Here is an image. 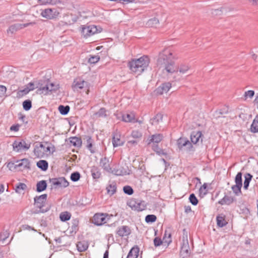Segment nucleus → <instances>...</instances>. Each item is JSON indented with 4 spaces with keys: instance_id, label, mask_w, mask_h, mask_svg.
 Masks as SVG:
<instances>
[{
    "instance_id": "2f4dec72",
    "label": "nucleus",
    "mask_w": 258,
    "mask_h": 258,
    "mask_svg": "<svg viewBox=\"0 0 258 258\" xmlns=\"http://www.w3.org/2000/svg\"><path fill=\"white\" fill-rule=\"evenodd\" d=\"M163 115L161 113H157L154 117L150 119V123L153 125H157L162 121Z\"/></svg>"
},
{
    "instance_id": "cd10ccee",
    "label": "nucleus",
    "mask_w": 258,
    "mask_h": 258,
    "mask_svg": "<svg viewBox=\"0 0 258 258\" xmlns=\"http://www.w3.org/2000/svg\"><path fill=\"white\" fill-rule=\"evenodd\" d=\"M47 186L46 180H42L38 181L36 184V191L40 192L44 191Z\"/></svg>"
},
{
    "instance_id": "c03bdc74",
    "label": "nucleus",
    "mask_w": 258,
    "mask_h": 258,
    "mask_svg": "<svg viewBox=\"0 0 258 258\" xmlns=\"http://www.w3.org/2000/svg\"><path fill=\"white\" fill-rule=\"evenodd\" d=\"M71 215L68 212H62L59 215V218L62 222H66L69 220L71 218Z\"/></svg>"
},
{
    "instance_id": "37998d69",
    "label": "nucleus",
    "mask_w": 258,
    "mask_h": 258,
    "mask_svg": "<svg viewBox=\"0 0 258 258\" xmlns=\"http://www.w3.org/2000/svg\"><path fill=\"white\" fill-rule=\"evenodd\" d=\"M58 108L60 113L63 115H67L70 110V107L69 105L64 106L60 105L58 106Z\"/></svg>"
},
{
    "instance_id": "0eeeda50",
    "label": "nucleus",
    "mask_w": 258,
    "mask_h": 258,
    "mask_svg": "<svg viewBox=\"0 0 258 258\" xmlns=\"http://www.w3.org/2000/svg\"><path fill=\"white\" fill-rule=\"evenodd\" d=\"M40 15L47 19L52 20L56 19L59 15V13L55 8H48L42 10Z\"/></svg>"
},
{
    "instance_id": "4d7b16f0",
    "label": "nucleus",
    "mask_w": 258,
    "mask_h": 258,
    "mask_svg": "<svg viewBox=\"0 0 258 258\" xmlns=\"http://www.w3.org/2000/svg\"><path fill=\"white\" fill-rule=\"evenodd\" d=\"M123 191L124 194L131 196L134 194L133 188L130 185H125L123 187Z\"/></svg>"
},
{
    "instance_id": "b1692460",
    "label": "nucleus",
    "mask_w": 258,
    "mask_h": 258,
    "mask_svg": "<svg viewBox=\"0 0 258 258\" xmlns=\"http://www.w3.org/2000/svg\"><path fill=\"white\" fill-rule=\"evenodd\" d=\"M112 142L113 147L121 146L124 144V142L120 138V135L117 134H113Z\"/></svg>"
},
{
    "instance_id": "f3484780",
    "label": "nucleus",
    "mask_w": 258,
    "mask_h": 258,
    "mask_svg": "<svg viewBox=\"0 0 258 258\" xmlns=\"http://www.w3.org/2000/svg\"><path fill=\"white\" fill-rule=\"evenodd\" d=\"M171 87V84L170 82L162 83L156 89V93L162 95L164 93H167Z\"/></svg>"
},
{
    "instance_id": "473e14b6",
    "label": "nucleus",
    "mask_w": 258,
    "mask_h": 258,
    "mask_svg": "<svg viewBox=\"0 0 258 258\" xmlns=\"http://www.w3.org/2000/svg\"><path fill=\"white\" fill-rule=\"evenodd\" d=\"M78 225L79 220L77 219H75L72 220L71 226L69 227L71 233L73 232L76 233L77 232L79 229Z\"/></svg>"
},
{
    "instance_id": "9b49d317",
    "label": "nucleus",
    "mask_w": 258,
    "mask_h": 258,
    "mask_svg": "<svg viewBox=\"0 0 258 258\" xmlns=\"http://www.w3.org/2000/svg\"><path fill=\"white\" fill-rule=\"evenodd\" d=\"M190 254V250H189V246L188 244V241L187 239V236H186V239H184V237H183V239L182 240V244L181 246L180 250V254L183 257H187L189 256Z\"/></svg>"
},
{
    "instance_id": "052dcab7",
    "label": "nucleus",
    "mask_w": 258,
    "mask_h": 258,
    "mask_svg": "<svg viewBox=\"0 0 258 258\" xmlns=\"http://www.w3.org/2000/svg\"><path fill=\"white\" fill-rule=\"evenodd\" d=\"M50 87V92H55L58 90L59 88V85L58 84H55L53 83H50L49 84Z\"/></svg>"
},
{
    "instance_id": "680f3d73",
    "label": "nucleus",
    "mask_w": 258,
    "mask_h": 258,
    "mask_svg": "<svg viewBox=\"0 0 258 258\" xmlns=\"http://www.w3.org/2000/svg\"><path fill=\"white\" fill-rule=\"evenodd\" d=\"M254 95V91L253 90H248L245 91L244 94V100H246L247 98H252Z\"/></svg>"
},
{
    "instance_id": "f257e3e1",
    "label": "nucleus",
    "mask_w": 258,
    "mask_h": 258,
    "mask_svg": "<svg viewBox=\"0 0 258 258\" xmlns=\"http://www.w3.org/2000/svg\"><path fill=\"white\" fill-rule=\"evenodd\" d=\"M150 59L147 55H143L138 59H133L128 63V67L132 72L138 75L143 73L148 67Z\"/></svg>"
},
{
    "instance_id": "72a5a7b5",
    "label": "nucleus",
    "mask_w": 258,
    "mask_h": 258,
    "mask_svg": "<svg viewBox=\"0 0 258 258\" xmlns=\"http://www.w3.org/2000/svg\"><path fill=\"white\" fill-rule=\"evenodd\" d=\"M107 110L104 107L101 108L97 112L94 113V116L96 117L105 118L107 116Z\"/></svg>"
},
{
    "instance_id": "412c9836",
    "label": "nucleus",
    "mask_w": 258,
    "mask_h": 258,
    "mask_svg": "<svg viewBox=\"0 0 258 258\" xmlns=\"http://www.w3.org/2000/svg\"><path fill=\"white\" fill-rule=\"evenodd\" d=\"M109 160L106 157L102 158L100 159V166L103 168V169L108 172H110L111 171V168L109 164Z\"/></svg>"
},
{
    "instance_id": "6e6d98bb",
    "label": "nucleus",
    "mask_w": 258,
    "mask_h": 258,
    "mask_svg": "<svg viewBox=\"0 0 258 258\" xmlns=\"http://www.w3.org/2000/svg\"><path fill=\"white\" fill-rule=\"evenodd\" d=\"M31 88L30 89H28V88L26 87L24 89L19 90L17 92V97H22L24 95L27 94L30 91H31Z\"/></svg>"
},
{
    "instance_id": "dca6fc26",
    "label": "nucleus",
    "mask_w": 258,
    "mask_h": 258,
    "mask_svg": "<svg viewBox=\"0 0 258 258\" xmlns=\"http://www.w3.org/2000/svg\"><path fill=\"white\" fill-rule=\"evenodd\" d=\"M203 136V134L202 132L201 131H193L191 132L190 134V140L191 142V144H196L200 141L201 142L203 141V139L202 137Z\"/></svg>"
},
{
    "instance_id": "338daca9",
    "label": "nucleus",
    "mask_w": 258,
    "mask_h": 258,
    "mask_svg": "<svg viewBox=\"0 0 258 258\" xmlns=\"http://www.w3.org/2000/svg\"><path fill=\"white\" fill-rule=\"evenodd\" d=\"M36 24V23L35 22H32L25 23V24L19 23V25H20V27H21V29H22L24 28L27 27L29 26H33Z\"/></svg>"
},
{
    "instance_id": "774afa93",
    "label": "nucleus",
    "mask_w": 258,
    "mask_h": 258,
    "mask_svg": "<svg viewBox=\"0 0 258 258\" xmlns=\"http://www.w3.org/2000/svg\"><path fill=\"white\" fill-rule=\"evenodd\" d=\"M89 27V28L90 29V31L91 32L92 35L95 34V33H97L98 29L97 28V27L94 25H90L88 26Z\"/></svg>"
},
{
    "instance_id": "1a4fd4ad",
    "label": "nucleus",
    "mask_w": 258,
    "mask_h": 258,
    "mask_svg": "<svg viewBox=\"0 0 258 258\" xmlns=\"http://www.w3.org/2000/svg\"><path fill=\"white\" fill-rule=\"evenodd\" d=\"M49 181L55 186V188H65L69 185V182L64 177L50 178Z\"/></svg>"
},
{
    "instance_id": "e2e57ef3",
    "label": "nucleus",
    "mask_w": 258,
    "mask_h": 258,
    "mask_svg": "<svg viewBox=\"0 0 258 258\" xmlns=\"http://www.w3.org/2000/svg\"><path fill=\"white\" fill-rule=\"evenodd\" d=\"M7 89L6 86L0 85V98L7 96L6 94Z\"/></svg>"
},
{
    "instance_id": "bf43d9fd",
    "label": "nucleus",
    "mask_w": 258,
    "mask_h": 258,
    "mask_svg": "<svg viewBox=\"0 0 258 258\" xmlns=\"http://www.w3.org/2000/svg\"><path fill=\"white\" fill-rule=\"evenodd\" d=\"M131 136L134 139H140L142 137V134L138 131L134 130L132 131Z\"/></svg>"
},
{
    "instance_id": "a211bd4d",
    "label": "nucleus",
    "mask_w": 258,
    "mask_h": 258,
    "mask_svg": "<svg viewBox=\"0 0 258 258\" xmlns=\"http://www.w3.org/2000/svg\"><path fill=\"white\" fill-rule=\"evenodd\" d=\"M88 84L87 82L82 80L80 78H78L74 81L72 87L74 89H81L85 87H87L88 86Z\"/></svg>"
},
{
    "instance_id": "79ce46f5",
    "label": "nucleus",
    "mask_w": 258,
    "mask_h": 258,
    "mask_svg": "<svg viewBox=\"0 0 258 258\" xmlns=\"http://www.w3.org/2000/svg\"><path fill=\"white\" fill-rule=\"evenodd\" d=\"M21 29V27H20L19 23L14 24L13 25H11L9 29L7 30V33L13 34L15 32Z\"/></svg>"
},
{
    "instance_id": "6ab92c4d",
    "label": "nucleus",
    "mask_w": 258,
    "mask_h": 258,
    "mask_svg": "<svg viewBox=\"0 0 258 258\" xmlns=\"http://www.w3.org/2000/svg\"><path fill=\"white\" fill-rule=\"evenodd\" d=\"M83 140H86L85 143L86 142L87 148L90 151L91 153H94L95 151L93 149L94 140L92 139V138L90 136H85Z\"/></svg>"
},
{
    "instance_id": "bb28decb",
    "label": "nucleus",
    "mask_w": 258,
    "mask_h": 258,
    "mask_svg": "<svg viewBox=\"0 0 258 258\" xmlns=\"http://www.w3.org/2000/svg\"><path fill=\"white\" fill-rule=\"evenodd\" d=\"M216 221L217 226L219 227L222 228L227 224V222L225 220V215H218L216 217Z\"/></svg>"
},
{
    "instance_id": "e433bc0d",
    "label": "nucleus",
    "mask_w": 258,
    "mask_h": 258,
    "mask_svg": "<svg viewBox=\"0 0 258 258\" xmlns=\"http://www.w3.org/2000/svg\"><path fill=\"white\" fill-rule=\"evenodd\" d=\"M252 178V175L248 173L244 174V181L243 188L245 189H247L249 186V183Z\"/></svg>"
},
{
    "instance_id": "5fc2aeb1",
    "label": "nucleus",
    "mask_w": 258,
    "mask_h": 258,
    "mask_svg": "<svg viewBox=\"0 0 258 258\" xmlns=\"http://www.w3.org/2000/svg\"><path fill=\"white\" fill-rule=\"evenodd\" d=\"M189 202L194 206H196L199 203V201L194 194H191L189 197Z\"/></svg>"
},
{
    "instance_id": "864d4df0",
    "label": "nucleus",
    "mask_w": 258,
    "mask_h": 258,
    "mask_svg": "<svg viewBox=\"0 0 258 258\" xmlns=\"http://www.w3.org/2000/svg\"><path fill=\"white\" fill-rule=\"evenodd\" d=\"M157 220V217L155 215H147L145 217V221L147 223H152L155 222Z\"/></svg>"
},
{
    "instance_id": "7c9ffc66",
    "label": "nucleus",
    "mask_w": 258,
    "mask_h": 258,
    "mask_svg": "<svg viewBox=\"0 0 258 258\" xmlns=\"http://www.w3.org/2000/svg\"><path fill=\"white\" fill-rule=\"evenodd\" d=\"M36 165L43 171H46L48 168V163L45 160H39L37 162Z\"/></svg>"
},
{
    "instance_id": "13d9d810",
    "label": "nucleus",
    "mask_w": 258,
    "mask_h": 258,
    "mask_svg": "<svg viewBox=\"0 0 258 258\" xmlns=\"http://www.w3.org/2000/svg\"><path fill=\"white\" fill-rule=\"evenodd\" d=\"M38 90L41 91L44 95L48 94L50 92V87L48 83L44 86L40 87Z\"/></svg>"
},
{
    "instance_id": "39448f33",
    "label": "nucleus",
    "mask_w": 258,
    "mask_h": 258,
    "mask_svg": "<svg viewBox=\"0 0 258 258\" xmlns=\"http://www.w3.org/2000/svg\"><path fill=\"white\" fill-rule=\"evenodd\" d=\"M127 205L133 210L142 211L146 208V204L145 201L139 199H132L127 202Z\"/></svg>"
},
{
    "instance_id": "2eb2a0df",
    "label": "nucleus",
    "mask_w": 258,
    "mask_h": 258,
    "mask_svg": "<svg viewBox=\"0 0 258 258\" xmlns=\"http://www.w3.org/2000/svg\"><path fill=\"white\" fill-rule=\"evenodd\" d=\"M111 172L115 175L121 176L124 175H128L130 174V170L128 169H125L122 166H117L115 168L111 169Z\"/></svg>"
},
{
    "instance_id": "5701e85b",
    "label": "nucleus",
    "mask_w": 258,
    "mask_h": 258,
    "mask_svg": "<svg viewBox=\"0 0 258 258\" xmlns=\"http://www.w3.org/2000/svg\"><path fill=\"white\" fill-rule=\"evenodd\" d=\"M122 121L126 122H135V115L134 113L123 114L121 116Z\"/></svg>"
},
{
    "instance_id": "4be33fe9",
    "label": "nucleus",
    "mask_w": 258,
    "mask_h": 258,
    "mask_svg": "<svg viewBox=\"0 0 258 258\" xmlns=\"http://www.w3.org/2000/svg\"><path fill=\"white\" fill-rule=\"evenodd\" d=\"M234 198L231 196L225 195L218 203L221 205H230L234 201Z\"/></svg>"
},
{
    "instance_id": "f03ea898",
    "label": "nucleus",
    "mask_w": 258,
    "mask_h": 258,
    "mask_svg": "<svg viewBox=\"0 0 258 258\" xmlns=\"http://www.w3.org/2000/svg\"><path fill=\"white\" fill-rule=\"evenodd\" d=\"M55 151L54 146L48 142H45L44 144L37 143L35 145L33 151L35 155L38 158L43 157L48 152L52 154Z\"/></svg>"
},
{
    "instance_id": "0e129e2a",
    "label": "nucleus",
    "mask_w": 258,
    "mask_h": 258,
    "mask_svg": "<svg viewBox=\"0 0 258 258\" xmlns=\"http://www.w3.org/2000/svg\"><path fill=\"white\" fill-rule=\"evenodd\" d=\"M154 244L155 247H158L160 246L162 243L163 240H161V239L158 237H156L153 240Z\"/></svg>"
},
{
    "instance_id": "a18cd8bd",
    "label": "nucleus",
    "mask_w": 258,
    "mask_h": 258,
    "mask_svg": "<svg viewBox=\"0 0 258 258\" xmlns=\"http://www.w3.org/2000/svg\"><path fill=\"white\" fill-rule=\"evenodd\" d=\"M190 67L187 64L182 63L178 67V70L180 73L185 74L189 69Z\"/></svg>"
},
{
    "instance_id": "c85d7f7f",
    "label": "nucleus",
    "mask_w": 258,
    "mask_h": 258,
    "mask_svg": "<svg viewBox=\"0 0 258 258\" xmlns=\"http://www.w3.org/2000/svg\"><path fill=\"white\" fill-rule=\"evenodd\" d=\"M91 173L93 178L94 179L99 178L101 174L99 168L95 166L91 167Z\"/></svg>"
},
{
    "instance_id": "9d476101",
    "label": "nucleus",
    "mask_w": 258,
    "mask_h": 258,
    "mask_svg": "<svg viewBox=\"0 0 258 258\" xmlns=\"http://www.w3.org/2000/svg\"><path fill=\"white\" fill-rule=\"evenodd\" d=\"M108 216L107 214L97 213L93 217V223L97 226H101L106 223V217Z\"/></svg>"
},
{
    "instance_id": "6e6552de",
    "label": "nucleus",
    "mask_w": 258,
    "mask_h": 258,
    "mask_svg": "<svg viewBox=\"0 0 258 258\" xmlns=\"http://www.w3.org/2000/svg\"><path fill=\"white\" fill-rule=\"evenodd\" d=\"M31 143H26L24 140H17L13 143V147L14 151L20 152L22 150H28L30 147Z\"/></svg>"
},
{
    "instance_id": "393cba45",
    "label": "nucleus",
    "mask_w": 258,
    "mask_h": 258,
    "mask_svg": "<svg viewBox=\"0 0 258 258\" xmlns=\"http://www.w3.org/2000/svg\"><path fill=\"white\" fill-rule=\"evenodd\" d=\"M140 249L138 246H134L130 250L126 258H137L139 255Z\"/></svg>"
},
{
    "instance_id": "f8f14e48",
    "label": "nucleus",
    "mask_w": 258,
    "mask_h": 258,
    "mask_svg": "<svg viewBox=\"0 0 258 258\" xmlns=\"http://www.w3.org/2000/svg\"><path fill=\"white\" fill-rule=\"evenodd\" d=\"M16 166L20 168V170H23L25 169H30V162L28 159L24 158L20 160L16 161Z\"/></svg>"
},
{
    "instance_id": "de8ad7c7",
    "label": "nucleus",
    "mask_w": 258,
    "mask_h": 258,
    "mask_svg": "<svg viewBox=\"0 0 258 258\" xmlns=\"http://www.w3.org/2000/svg\"><path fill=\"white\" fill-rule=\"evenodd\" d=\"M241 187L242 186L236 184L233 185L231 187L232 190L236 196H238L242 194L241 190Z\"/></svg>"
},
{
    "instance_id": "4468645a",
    "label": "nucleus",
    "mask_w": 258,
    "mask_h": 258,
    "mask_svg": "<svg viewBox=\"0 0 258 258\" xmlns=\"http://www.w3.org/2000/svg\"><path fill=\"white\" fill-rule=\"evenodd\" d=\"M116 234L120 237L127 236L131 233V230L127 226H121L117 228Z\"/></svg>"
},
{
    "instance_id": "c756f323",
    "label": "nucleus",
    "mask_w": 258,
    "mask_h": 258,
    "mask_svg": "<svg viewBox=\"0 0 258 258\" xmlns=\"http://www.w3.org/2000/svg\"><path fill=\"white\" fill-rule=\"evenodd\" d=\"M89 244L87 241H79L77 244V249L80 252H83L86 251L88 247Z\"/></svg>"
},
{
    "instance_id": "aec40b11",
    "label": "nucleus",
    "mask_w": 258,
    "mask_h": 258,
    "mask_svg": "<svg viewBox=\"0 0 258 258\" xmlns=\"http://www.w3.org/2000/svg\"><path fill=\"white\" fill-rule=\"evenodd\" d=\"M162 67L164 68V70L168 74H173L176 71V68L175 67V62L173 60L169 61V62L163 65Z\"/></svg>"
},
{
    "instance_id": "603ef678",
    "label": "nucleus",
    "mask_w": 258,
    "mask_h": 258,
    "mask_svg": "<svg viewBox=\"0 0 258 258\" xmlns=\"http://www.w3.org/2000/svg\"><path fill=\"white\" fill-rule=\"evenodd\" d=\"M80 177V173L78 171L73 172L70 176L71 180L74 182H76L79 180Z\"/></svg>"
},
{
    "instance_id": "3c124183",
    "label": "nucleus",
    "mask_w": 258,
    "mask_h": 258,
    "mask_svg": "<svg viewBox=\"0 0 258 258\" xmlns=\"http://www.w3.org/2000/svg\"><path fill=\"white\" fill-rule=\"evenodd\" d=\"M171 236V233L170 232H168L167 230H165L163 238L164 242L165 243H167L168 244L170 243L172 241Z\"/></svg>"
},
{
    "instance_id": "49530a36",
    "label": "nucleus",
    "mask_w": 258,
    "mask_h": 258,
    "mask_svg": "<svg viewBox=\"0 0 258 258\" xmlns=\"http://www.w3.org/2000/svg\"><path fill=\"white\" fill-rule=\"evenodd\" d=\"M23 109L25 111L29 110L32 107V102L30 100L27 99L23 101L22 103Z\"/></svg>"
},
{
    "instance_id": "ea45409f",
    "label": "nucleus",
    "mask_w": 258,
    "mask_h": 258,
    "mask_svg": "<svg viewBox=\"0 0 258 258\" xmlns=\"http://www.w3.org/2000/svg\"><path fill=\"white\" fill-rule=\"evenodd\" d=\"M27 186L25 183L19 182L15 185V191L17 193L20 194L22 190H24L27 188Z\"/></svg>"
},
{
    "instance_id": "a19ab883",
    "label": "nucleus",
    "mask_w": 258,
    "mask_h": 258,
    "mask_svg": "<svg viewBox=\"0 0 258 258\" xmlns=\"http://www.w3.org/2000/svg\"><path fill=\"white\" fill-rule=\"evenodd\" d=\"M107 193L110 196L114 195L116 191V185L115 183L110 184L107 187Z\"/></svg>"
},
{
    "instance_id": "4c0bfd02",
    "label": "nucleus",
    "mask_w": 258,
    "mask_h": 258,
    "mask_svg": "<svg viewBox=\"0 0 258 258\" xmlns=\"http://www.w3.org/2000/svg\"><path fill=\"white\" fill-rule=\"evenodd\" d=\"M250 130L251 132L254 133L258 132V114L256 115L251 124Z\"/></svg>"
},
{
    "instance_id": "f704fd0d",
    "label": "nucleus",
    "mask_w": 258,
    "mask_h": 258,
    "mask_svg": "<svg viewBox=\"0 0 258 258\" xmlns=\"http://www.w3.org/2000/svg\"><path fill=\"white\" fill-rule=\"evenodd\" d=\"M81 33L82 36L86 38L93 35L88 26H82Z\"/></svg>"
},
{
    "instance_id": "69168bd1",
    "label": "nucleus",
    "mask_w": 258,
    "mask_h": 258,
    "mask_svg": "<svg viewBox=\"0 0 258 258\" xmlns=\"http://www.w3.org/2000/svg\"><path fill=\"white\" fill-rule=\"evenodd\" d=\"M228 108L227 107H225L217 111L216 113L219 114H225L228 113Z\"/></svg>"
},
{
    "instance_id": "8fccbe9b",
    "label": "nucleus",
    "mask_w": 258,
    "mask_h": 258,
    "mask_svg": "<svg viewBox=\"0 0 258 258\" xmlns=\"http://www.w3.org/2000/svg\"><path fill=\"white\" fill-rule=\"evenodd\" d=\"M100 60V56L99 55H89L88 62L91 64H95Z\"/></svg>"
},
{
    "instance_id": "ddd939ff",
    "label": "nucleus",
    "mask_w": 258,
    "mask_h": 258,
    "mask_svg": "<svg viewBox=\"0 0 258 258\" xmlns=\"http://www.w3.org/2000/svg\"><path fill=\"white\" fill-rule=\"evenodd\" d=\"M164 136L162 134H156L151 136L147 140V144L149 145L151 143L157 144L163 139Z\"/></svg>"
},
{
    "instance_id": "20e7f679",
    "label": "nucleus",
    "mask_w": 258,
    "mask_h": 258,
    "mask_svg": "<svg viewBox=\"0 0 258 258\" xmlns=\"http://www.w3.org/2000/svg\"><path fill=\"white\" fill-rule=\"evenodd\" d=\"M47 197V194H43L39 196H36L34 198V205L37 208L39 209V211L38 213L40 212L44 213L47 212L49 210V207H47L45 209L43 208V207H44L46 202Z\"/></svg>"
},
{
    "instance_id": "c9c22d12",
    "label": "nucleus",
    "mask_w": 258,
    "mask_h": 258,
    "mask_svg": "<svg viewBox=\"0 0 258 258\" xmlns=\"http://www.w3.org/2000/svg\"><path fill=\"white\" fill-rule=\"evenodd\" d=\"M152 149L157 155L159 156L167 155V153L165 152L162 149L160 148L157 144H153L152 146Z\"/></svg>"
},
{
    "instance_id": "7ed1b4c3",
    "label": "nucleus",
    "mask_w": 258,
    "mask_h": 258,
    "mask_svg": "<svg viewBox=\"0 0 258 258\" xmlns=\"http://www.w3.org/2000/svg\"><path fill=\"white\" fill-rule=\"evenodd\" d=\"M173 56L170 50L168 48H165L159 53L157 60V64L160 68H162L163 65L173 60Z\"/></svg>"
},
{
    "instance_id": "a878e982",
    "label": "nucleus",
    "mask_w": 258,
    "mask_h": 258,
    "mask_svg": "<svg viewBox=\"0 0 258 258\" xmlns=\"http://www.w3.org/2000/svg\"><path fill=\"white\" fill-rule=\"evenodd\" d=\"M70 143L74 147L80 148L82 144V141L81 138L72 137L69 138Z\"/></svg>"
},
{
    "instance_id": "09e8293b",
    "label": "nucleus",
    "mask_w": 258,
    "mask_h": 258,
    "mask_svg": "<svg viewBox=\"0 0 258 258\" xmlns=\"http://www.w3.org/2000/svg\"><path fill=\"white\" fill-rule=\"evenodd\" d=\"M242 174L241 172H238L235 177V184L242 186Z\"/></svg>"
},
{
    "instance_id": "58836bf2",
    "label": "nucleus",
    "mask_w": 258,
    "mask_h": 258,
    "mask_svg": "<svg viewBox=\"0 0 258 258\" xmlns=\"http://www.w3.org/2000/svg\"><path fill=\"white\" fill-rule=\"evenodd\" d=\"M159 24V20L157 18L154 17L149 19L147 21L146 25L150 27H156Z\"/></svg>"
},
{
    "instance_id": "423d86ee",
    "label": "nucleus",
    "mask_w": 258,
    "mask_h": 258,
    "mask_svg": "<svg viewBox=\"0 0 258 258\" xmlns=\"http://www.w3.org/2000/svg\"><path fill=\"white\" fill-rule=\"evenodd\" d=\"M176 143L179 150H184L187 152L192 150L193 146L191 143L186 138H179Z\"/></svg>"
}]
</instances>
